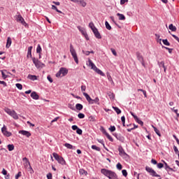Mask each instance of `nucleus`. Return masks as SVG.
<instances>
[{
	"label": "nucleus",
	"instance_id": "nucleus-1",
	"mask_svg": "<svg viewBox=\"0 0 179 179\" xmlns=\"http://www.w3.org/2000/svg\"><path fill=\"white\" fill-rule=\"evenodd\" d=\"M101 174H103L105 177H107L109 179H120L118 178V175L117 173L111 170L102 169H101Z\"/></svg>",
	"mask_w": 179,
	"mask_h": 179
},
{
	"label": "nucleus",
	"instance_id": "nucleus-2",
	"mask_svg": "<svg viewBox=\"0 0 179 179\" xmlns=\"http://www.w3.org/2000/svg\"><path fill=\"white\" fill-rule=\"evenodd\" d=\"M70 52L76 62V64H79V59H78V54L76 53V50L73 48V45L70 44Z\"/></svg>",
	"mask_w": 179,
	"mask_h": 179
},
{
	"label": "nucleus",
	"instance_id": "nucleus-3",
	"mask_svg": "<svg viewBox=\"0 0 179 179\" xmlns=\"http://www.w3.org/2000/svg\"><path fill=\"white\" fill-rule=\"evenodd\" d=\"M66 75H68L66 68L61 67L59 71L56 73V78H62V76H66Z\"/></svg>",
	"mask_w": 179,
	"mask_h": 179
},
{
	"label": "nucleus",
	"instance_id": "nucleus-4",
	"mask_svg": "<svg viewBox=\"0 0 179 179\" xmlns=\"http://www.w3.org/2000/svg\"><path fill=\"white\" fill-rule=\"evenodd\" d=\"M5 113H8V115H10L14 120H19V115H17V113L15 110H12L8 108L4 109Z\"/></svg>",
	"mask_w": 179,
	"mask_h": 179
},
{
	"label": "nucleus",
	"instance_id": "nucleus-5",
	"mask_svg": "<svg viewBox=\"0 0 179 179\" xmlns=\"http://www.w3.org/2000/svg\"><path fill=\"white\" fill-rule=\"evenodd\" d=\"M52 156L59 164H66V162H65V159H64V157L59 156L56 152H53Z\"/></svg>",
	"mask_w": 179,
	"mask_h": 179
},
{
	"label": "nucleus",
	"instance_id": "nucleus-6",
	"mask_svg": "<svg viewBox=\"0 0 179 179\" xmlns=\"http://www.w3.org/2000/svg\"><path fill=\"white\" fill-rule=\"evenodd\" d=\"M145 171L148 172L152 177H160V175L157 174L151 167L145 166Z\"/></svg>",
	"mask_w": 179,
	"mask_h": 179
},
{
	"label": "nucleus",
	"instance_id": "nucleus-7",
	"mask_svg": "<svg viewBox=\"0 0 179 179\" xmlns=\"http://www.w3.org/2000/svg\"><path fill=\"white\" fill-rule=\"evenodd\" d=\"M117 150H118L119 155H120V156H121V157H123V159H127V157H128V154H127V152H125V150H124L122 146L120 145L118 147Z\"/></svg>",
	"mask_w": 179,
	"mask_h": 179
},
{
	"label": "nucleus",
	"instance_id": "nucleus-8",
	"mask_svg": "<svg viewBox=\"0 0 179 179\" xmlns=\"http://www.w3.org/2000/svg\"><path fill=\"white\" fill-rule=\"evenodd\" d=\"M16 20L19 23H21L22 26H24V27H27V26H29V24H27V23H26V22L24 21V18H23V17H22L20 14L17 15Z\"/></svg>",
	"mask_w": 179,
	"mask_h": 179
},
{
	"label": "nucleus",
	"instance_id": "nucleus-9",
	"mask_svg": "<svg viewBox=\"0 0 179 179\" xmlns=\"http://www.w3.org/2000/svg\"><path fill=\"white\" fill-rule=\"evenodd\" d=\"M1 132L4 135V136H7L8 138H9V136H12V133L8 131V129L6 128V126H5V124L1 128Z\"/></svg>",
	"mask_w": 179,
	"mask_h": 179
},
{
	"label": "nucleus",
	"instance_id": "nucleus-10",
	"mask_svg": "<svg viewBox=\"0 0 179 179\" xmlns=\"http://www.w3.org/2000/svg\"><path fill=\"white\" fill-rule=\"evenodd\" d=\"M136 55L138 61H139V62H141V64H142L143 66H145V60L143 59V56H142L141 52H137L136 53Z\"/></svg>",
	"mask_w": 179,
	"mask_h": 179
},
{
	"label": "nucleus",
	"instance_id": "nucleus-11",
	"mask_svg": "<svg viewBox=\"0 0 179 179\" xmlns=\"http://www.w3.org/2000/svg\"><path fill=\"white\" fill-rule=\"evenodd\" d=\"M24 166L25 167V169H28V171L30 172V174H33V173H34L33 168H31V166L30 165V162L27 161L24 162Z\"/></svg>",
	"mask_w": 179,
	"mask_h": 179
},
{
	"label": "nucleus",
	"instance_id": "nucleus-12",
	"mask_svg": "<svg viewBox=\"0 0 179 179\" xmlns=\"http://www.w3.org/2000/svg\"><path fill=\"white\" fill-rule=\"evenodd\" d=\"M32 62L36 68H41V65H42L41 62H40L36 57L32 58Z\"/></svg>",
	"mask_w": 179,
	"mask_h": 179
},
{
	"label": "nucleus",
	"instance_id": "nucleus-13",
	"mask_svg": "<svg viewBox=\"0 0 179 179\" xmlns=\"http://www.w3.org/2000/svg\"><path fill=\"white\" fill-rule=\"evenodd\" d=\"M163 163L164 164L165 166V170L167 171L168 174H171V171H174L173 168H171L169 164L164 160H162Z\"/></svg>",
	"mask_w": 179,
	"mask_h": 179
},
{
	"label": "nucleus",
	"instance_id": "nucleus-14",
	"mask_svg": "<svg viewBox=\"0 0 179 179\" xmlns=\"http://www.w3.org/2000/svg\"><path fill=\"white\" fill-rule=\"evenodd\" d=\"M18 134H20L24 136H27V138H30L31 136V134L29 131L25 130H20L18 131Z\"/></svg>",
	"mask_w": 179,
	"mask_h": 179
},
{
	"label": "nucleus",
	"instance_id": "nucleus-15",
	"mask_svg": "<svg viewBox=\"0 0 179 179\" xmlns=\"http://www.w3.org/2000/svg\"><path fill=\"white\" fill-rule=\"evenodd\" d=\"M92 32L94 33L96 38L100 39L101 38V35L100 34V32H99V30L96 29H93Z\"/></svg>",
	"mask_w": 179,
	"mask_h": 179
},
{
	"label": "nucleus",
	"instance_id": "nucleus-16",
	"mask_svg": "<svg viewBox=\"0 0 179 179\" xmlns=\"http://www.w3.org/2000/svg\"><path fill=\"white\" fill-rule=\"evenodd\" d=\"M31 97L34 100H38V99H40V96H38V94H37V92H32L31 93Z\"/></svg>",
	"mask_w": 179,
	"mask_h": 179
},
{
	"label": "nucleus",
	"instance_id": "nucleus-17",
	"mask_svg": "<svg viewBox=\"0 0 179 179\" xmlns=\"http://www.w3.org/2000/svg\"><path fill=\"white\" fill-rule=\"evenodd\" d=\"M94 71L101 76H106V74H104V73L97 67H95V69Z\"/></svg>",
	"mask_w": 179,
	"mask_h": 179
},
{
	"label": "nucleus",
	"instance_id": "nucleus-18",
	"mask_svg": "<svg viewBox=\"0 0 179 179\" xmlns=\"http://www.w3.org/2000/svg\"><path fill=\"white\" fill-rule=\"evenodd\" d=\"M77 3H79L83 8L86 7L87 3H86V0H78Z\"/></svg>",
	"mask_w": 179,
	"mask_h": 179
},
{
	"label": "nucleus",
	"instance_id": "nucleus-19",
	"mask_svg": "<svg viewBox=\"0 0 179 179\" xmlns=\"http://www.w3.org/2000/svg\"><path fill=\"white\" fill-rule=\"evenodd\" d=\"M83 96H85L86 100L88 101V103L90 104L92 103V98L90 97V95H88L87 93L83 92Z\"/></svg>",
	"mask_w": 179,
	"mask_h": 179
},
{
	"label": "nucleus",
	"instance_id": "nucleus-20",
	"mask_svg": "<svg viewBox=\"0 0 179 179\" xmlns=\"http://www.w3.org/2000/svg\"><path fill=\"white\" fill-rule=\"evenodd\" d=\"M31 50H33V46H29L28 48L27 58H31Z\"/></svg>",
	"mask_w": 179,
	"mask_h": 179
},
{
	"label": "nucleus",
	"instance_id": "nucleus-21",
	"mask_svg": "<svg viewBox=\"0 0 179 179\" xmlns=\"http://www.w3.org/2000/svg\"><path fill=\"white\" fill-rule=\"evenodd\" d=\"M100 99L99 97H96L94 99H92L90 104H100Z\"/></svg>",
	"mask_w": 179,
	"mask_h": 179
},
{
	"label": "nucleus",
	"instance_id": "nucleus-22",
	"mask_svg": "<svg viewBox=\"0 0 179 179\" xmlns=\"http://www.w3.org/2000/svg\"><path fill=\"white\" fill-rule=\"evenodd\" d=\"M11 45H12V38H10V37H8L6 45V48H9V47H10Z\"/></svg>",
	"mask_w": 179,
	"mask_h": 179
},
{
	"label": "nucleus",
	"instance_id": "nucleus-23",
	"mask_svg": "<svg viewBox=\"0 0 179 179\" xmlns=\"http://www.w3.org/2000/svg\"><path fill=\"white\" fill-rule=\"evenodd\" d=\"M88 62H89V66H91V69H93V71L95 69V68L97 67L92 60L89 59Z\"/></svg>",
	"mask_w": 179,
	"mask_h": 179
},
{
	"label": "nucleus",
	"instance_id": "nucleus-24",
	"mask_svg": "<svg viewBox=\"0 0 179 179\" xmlns=\"http://www.w3.org/2000/svg\"><path fill=\"white\" fill-rule=\"evenodd\" d=\"M152 127L153 128L155 134L158 135V136H162V134H160V131L156 128L154 125H152Z\"/></svg>",
	"mask_w": 179,
	"mask_h": 179
},
{
	"label": "nucleus",
	"instance_id": "nucleus-25",
	"mask_svg": "<svg viewBox=\"0 0 179 179\" xmlns=\"http://www.w3.org/2000/svg\"><path fill=\"white\" fill-rule=\"evenodd\" d=\"M130 114L134 118L136 122L138 123L141 121V120H139V117H138V116H136L135 114H134V113L130 112Z\"/></svg>",
	"mask_w": 179,
	"mask_h": 179
},
{
	"label": "nucleus",
	"instance_id": "nucleus-26",
	"mask_svg": "<svg viewBox=\"0 0 179 179\" xmlns=\"http://www.w3.org/2000/svg\"><path fill=\"white\" fill-rule=\"evenodd\" d=\"M117 16L119 17V20H125V15L123 14L117 13Z\"/></svg>",
	"mask_w": 179,
	"mask_h": 179
},
{
	"label": "nucleus",
	"instance_id": "nucleus-27",
	"mask_svg": "<svg viewBox=\"0 0 179 179\" xmlns=\"http://www.w3.org/2000/svg\"><path fill=\"white\" fill-rule=\"evenodd\" d=\"M76 110H78V111H81V110H83V105L80 103H77L76 105Z\"/></svg>",
	"mask_w": 179,
	"mask_h": 179
},
{
	"label": "nucleus",
	"instance_id": "nucleus-28",
	"mask_svg": "<svg viewBox=\"0 0 179 179\" xmlns=\"http://www.w3.org/2000/svg\"><path fill=\"white\" fill-rule=\"evenodd\" d=\"M79 173L81 176H87V171H86L85 169H80L79 170Z\"/></svg>",
	"mask_w": 179,
	"mask_h": 179
},
{
	"label": "nucleus",
	"instance_id": "nucleus-29",
	"mask_svg": "<svg viewBox=\"0 0 179 179\" xmlns=\"http://www.w3.org/2000/svg\"><path fill=\"white\" fill-rule=\"evenodd\" d=\"M27 78L30 80H37V76H36L29 74V75H28Z\"/></svg>",
	"mask_w": 179,
	"mask_h": 179
},
{
	"label": "nucleus",
	"instance_id": "nucleus-30",
	"mask_svg": "<svg viewBox=\"0 0 179 179\" xmlns=\"http://www.w3.org/2000/svg\"><path fill=\"white\" fill-rule=\"evenodd\" d=\"M169 30H171V31H176L177 27L176 26L173 25V24H169Z\"/></svg>",
	"mask_w": 179,
	"mask_h": 179
},
{
	"label": "nucleus",
	"instance_id": "nucleus-31",
	"mask_svg": "<svg viewBox=\"0 0 179 179\" xmlns=\"http://www.w3.org/2000/svg\"><path fill=\"white\" fill-rule=\"evenodd\" d=\"M113 110H115V113L119 115L121 114V109H120L118 107L113 106Z\"/></svg>",
	"mask_w": 179,
	"mask_h": 179
},
{
	"label": "nucleus",
	"instance_id": "nucleus-32",
	"mask_svg": "<svg viewBox=\"0 0 179 179\" xmlns=\"http://www.w3.org/2000/svg\"><path fill=\"white\" fill-rule=\"evenodd\" d=\"M7 148H8L9 152H12V150H14V149H15V145H13V144H8L7 145Z\"/></svg>",
	"mask_w": 179,
	"mask_h": 179
},
{
	"label": "nucleus",
	"instance_id": "nucleus-33",
	"mask_svg": "<svg viewBox=\"0 0 179 179\" xmlns=\"http://www.w3.org/2000/svg\"><path fill=\"white\" fill-rule=\"evenodd\" d=\"M116 139H117V141H120V142H124V136H122L121 134L116 136Z\"/></svg>",
	"mask_w": 179,
	"mask_h": 179
},
{
	"label": "nucleus",
	"instance_id": "nucleus-34",
	"mask_svg": "<svg viewBox=\"0 0 179 179\" xmlns=\"http://www.w3.org/2000/svg\"><path fill=\"white\" fill-rule=\"evenodd\" d=\"M97 141H98L99 143H101V145H103L104 149H106V150H108V149L106 147V145L104 144V141H103L101 139H98Z\"/></svg>",
	"mask_w": 179,
	"mask_h": 179
},
{
	"label": "nucleus",
	"instance_id": "nucleus-35",
	"mask_svg": "<svg viewBox=\"0 0 179 179\" xmlns=\"http://www.w3.org/2000/svg\"><path fill=\"white\" fill-rule=\"evenodd\" d=\"M64 146H65V148H66L67 149H73V145H72L70 143H66Z\"/></svg>",
	"mask_w": 179,
	"mask_h": 179
},
{
	"label": "nucleus",
	"instance_id": "nucleus-36",
	"mask_svg": "<svg viewBox=\"0 0 179 179\" xmlns=\"http://www.w3.org/2000/svg\"><path fill=\"white\" fill-rule=\"evenodd\" d=\"M158 66H159V68H164L166 66L164 65V61H162V62H158Z\"/></svg>",
	"mask_w": 179,
	"mask_h": 179
},
{
	"label": "nucleus",
	"instance_id": "nucleus-37",
	"mask_svg": "<svg viewBox=\"0 0 179 179\" xmlns=\"http://www.w3.org/2000/svg\"><path fill=\"white\" fill-rule=\"evenodd\" d=\"M92 149H93V150H96V152H100V150H101V149H100L99 147H97L96 145H92Z\"/></svg>",
	"mask_w": 179,
	"mask_h": 179
},
{
	"label": "nucleus",
	"instance_id": "nucleus-38",
	"mask_svg": "<svg viewBox=\"0 0 179 179\" xmlns=\"http://www.w3.org/2000/svg\"><path fill=\"white\" fill-rule=\"evenodd\" d=\"M41 51H42L41 45H40V44H38L36 48V52H37V54H41Z\"/></svg>",
	"mask_w": 179,
	"mask_h": 179
},
{
	"label": "nucleus",
	"instance_id": "nucleus-39",
	"mask_svg": "<svg viewBox=\"0 0 179 179\" xmlns=\"http://www.w3.org/2000/svg\"><path fill=\"white\" fill-rule=\"evenodd\" d=\"M89 27H90V29L92 30H94L95 29H97L96 28V27H94V24L93 22H90L89 24Z\"/></svg>",
	"mask_w": 179,
	"mask_h": 179
},
{
	"label": "nucleus",
	"instance_id": "nucleus-40",
	"mask_svg": "<svg viewBox=\"0 0 179 179\" xmlns=\"http://www.w3.org/2000/svg\"><path fill=\"white\" fill-rule=\"evenodd\" d=\"M105 25L106 27L108 30H111V25H110V24L108 23V22L106 21L105 22Z\"/></svg>",
	"mask_w": 179,
	"mask_h": 179
},
{
	"label": "nucleus",
	"instance_id": "nucleus-41",
	"mask_svg": "<svg viewBox=\"0 0 179 179\" xmlns=\"http://www.w3.org/2000/svg\"><path fill=\"white\" fill-rule=\"evenodd\" d=\"M106 138H108V139L110 141V142H114V139L113 138V137H111L110 136V134L108 133L106 135Z\"/></svg>",
	"mask_w": 179,
	"mask_h": 179
},
{
	"label": "nucleus",
	"instance_id": "nucleus-42",
	"mask_svg": "<svg viewBox=\"0 0 179 179\" xmlns=\"http://www.w3.org/2000/svg\"><path fill=\"white\" fill-rule=\"evenodd\" d=\"M162 43L164 45H170V42L167 39H163Z\"/></svg>",
	"mask_w": 179,
	"mask_h": 179
},
{
	"label": "nucleus",
	"instance_id": "nucleus-43",
	"mask_svg": "<svg viewBox=\"0 0 179 179\" xmlns=\"http://www.w3.org/2000/svg\"><path fill=\"white\" fill-rule=\"evenodd\" d=\"M116 169L117 170H122V165L121 164V163H117L116 165Z\"/></svg>",
	"mask_w": 179,
	"mask_h": 179
},
{
	"label": "nucleus",
	"instance_id": "nucleus-44",
	"mask_svg": "<svg viewBox=\"0 0 179 179\" xmlns=\"http://www.w3.org/2000/svg\"><path fill=\"white\" fill-rule=\"evenodd\" d=\"M15 86L17 88L19 89V90H22V89H23V85H22V84L20 83H17Z\"/></svg>",
	"mask_w": 179,
	"mask_h": 179
},
{
	"label": "nucleus",
	"instance_id": "nucleus-45",
	"mask_svg": "<svg viewBox=\"0 0 179 179\" xmlns=\"http://www.w3.org/2000/svg\"><path fill=\"white\" fill-rule=\"evenodd\" d=\"M162 48H165V50H168L169 54H171V52H173V48H167L166 46H162Z\"/></svg>",
	"mask_w": 179,
	"mask_h": 179
},
{
	"label": "nucleus",
	"instance_id": "nucleus-46",
	"mask_svg": "<svg viewBox=\"0 0 179 179\" xmlns=\"http://www.w3.org/2000/svg\"><path fill=\"white\" fill-rule=\"evenodd\" d=\"M78 117L80 120H83V118H85V114L80 113H78Z\"/></svg>",
	"mask_w": 179,
	"mask_h": 179
},
{
	"label": "nucleus",
	"instance_id": "nucleus-47",
	"mask_svg": "<svg viewBox=\"0 0 179 179\" xmlns=\"http://www.w3.org/2000/svg\"><path fill=\"white\" fill-rule=\"evenodd\" d=\"M122 176H124V177H127V176H128V172L125 169H123L122 171Z\"/></svg>",
	"mask_w": 179,
	"mask_h": 179
},
{
	"label": "nucleus",
	"instance_id": "nucleus-48",
	"mask_svg": "<svg viewBox=\"0 0 179 179\" xmlns=\"http://www.w3.org/2000/svg\"><path fill=\"white\" fill-rule=\"evenodd\" d=\"M157 169H163V167H164V164H163L162 163H158V164H157Z\"/></svg>",
	"mask_w": 179,
	"mask_h": 179
},
{
	"label": "nucleus",
	"instance_id": "nucleus-49",
	"mask_svg": "<svg viewBox=\"0 0 179 179\" xmlns=\"http://www.w3.org/2000/svg\"><path fill=\"white\" fill-rule=\"evenodd\" d=\"M109 131H110V132H114V131H115V126H110V127H109Z\"/></svg>",
	"mask_w": 179,
	"mask_h": 179
},
{
	"label": "nucleus",
	"instance_id": "nucleus-50",
	"mask_svg": "<svg viewBox=\"0 0 179 179\" xmlns=\"http://www.w3.org/2000/svg\"><path fill=\"white\" fill-rule=\"evenodd\" d=\"M173 150H174V152H175L176 155L179 154L178 148H177V146L174 145L173 146Z\"/></svg>",
	"mask_w": 179,
	"mask_h": 179
},
{
	"label": "nucleus",
	"instance_id": "nucleus-51",
	"mask_svg": "<svg viewBox=\"0 0 179 179\" xmlns=\"http://www.w3.org/2000/svg\"><path fill=\"white\" fill-rule=\"evenodd\" d=\"M83 132V131H82L81 129H79V128H78V129L76 130V134H78V135H82Z\"/></svg>",
	"mask_w": 179,
	"mask_h": 179
},
{
	"label": "nucleus",
	"instance_id": "nucleus-52",
	"mask_svg": "<svg viewBox=\"0 0 179 179\" xmlns=\"http://www.w3.org/2000/svg\"><path fill=\"white\" fill-rule=\"evenodd\" d=\"M48 179H52V173H48L46 176Z\"/></svg>",
	"mask_w": 179,
	"mask_h": 179
},
{
	"label": "nucleus",
	"instance_id": "nucleus-53",
	"mask_svg": "<svg viewBox=\"0 0 179 179\" xmlns=\"http://www.w3.org/2000/svg\"><path fill=\"white\" fill-rule=\"evenodd\" d=\"M79 129V127H78L77 125H73L71 127V129H73V131H77Z\"/></svg>",
	"mask_w": 179,
	"mask_h": 179
},
{
	"label": "nucleus",
	"instance_id": "nucleus-54",
	"mask_svg": "<svg viewBox=\"0 0 179 179\" xmlns=\"http://www.w3.org/2000/svg\"><path fill=\"white\" fill-rule=\"evenodd\" d=\"M19 177H22V172H18L17 175H15V179H19Z\"/></svg>",
	"mask_w": 179,
	"mask_h": 179
},
{
	"label": "nucleus",
	"instance_id": "nucleus-55",
	"mask_svg": "<svg viewBox=\"0 0 179 179\" xmlns=\"http://www.w3.org/2000/svg\"><path fill=\"white\" fill-rule=\"evenodd\" d=\"M110 51L112 52V54H113V55H115V57H117V52L115 51V50L111 48Z\"/></svg>",
	"mask_w": 179,
	"mask_h": 179
},
{
	"label": "nucleus",
	"instance_id": "nucleus-56",
	"mask_svg": "<svg viewBox=\"0 0 179 179\" xmlns=\"http://www.w3.org/2000/svg\"><path fill=\"white\" fill-rule=\"evenodd\" d=\"M83 54H85V55H90V51L83 50Z\"/></svg>",
	"mask_w": 179,
	"mask_h": 179
},
{
	"label": "nucleus",
	"instance_id": "nucleus-57",
	"mask_svg": "<svg viewBox=\"0 0 179 179\" xmlns=\"http://www.w3.org/2000/svg\"><path fill=\"white\" fill-rule=\"evenodd\" d=\"M47 79H48V80H49V82H50V83H52L53 80H52V78H51V76H47Z\"/></svg>",
	"mask_w": 179,
	"mask_h": 179
},
{
	"label": "nucleus",
	"instance_id": "nucleus-58",
	"mask_svg": "<svg viewBox=\"0 0 179 179\" xmlns=\"http://www.w3.org/2000/svg\"><path fill=\"white\" fill-rule=\"evenodd\" d=\"M172 37H173V38H175V40H176L177 42L179 43V38L178 36L174 35V34H172Z\"/></svg>",
	"mask_w": 179,
	"mask_h": 179
},
{
	"label": "nucleus",
	"instance_id": "nucleus-59",
	"mask_svg": "<svg viewBox=\"0 0 179 179\" xmlns=\"http://www.w3.org/2000/svg\"><path fill=\"white\" fill-rule=\"evenodd\" d=\"M1 173L3 176H6L8 174V171L5 169H3Z\"/></svg>",
	"mask_w": 179,
	"mask_h": 179
},
{
	"label": "nucleus",
	"instance_id": "nucleus-60",
	"mask_svg": "<svg viewBox=\"0 0 179 179\" xmlns=\"http://www.w3.org/2000/svg\"><path fill=\"white\" fill-rule=\"evenodd\" d=\"M81 92H86V85L81 86Z\"/></svg>",
	"mask_w": 179,
	"mask_h": 179
},
{
	"label": "nucleus",
	"instance_id": "nucleus-61",
	"mask_svg": "<svg viewBox=\"0 0 179 179\" xmlns=\"http://www.w3.org/2000/svg\"><path fill=\"white\" fill-rule=\"evenodd\" d=\"M0 85H3L4 87H6L7 85L5 81H1L0 80Z\"/></svg>",
	"mask_w": 179,
	"mask_h": 179
},
{
	"label": "nucleus",
	"instance_id": "nucleus-62",
	"mask_svg": "<svg viewBox=\"0 0 179 179\" xmlns=\"http://www.w3.org/2000/svg\"><path fill=\"white\" fill-rule=\"evenodd\" d=\"M1 75L2 78H3L4 79H6V78H8V76H6L5 73H3V71H1Z\"/></svg>",
	"mask_w": 179,
	"mask_h": 179
},
{
	"label": "nucleus",
	"instance_id": "nucleus-63",
	"mask_svg": "<svg viewBox=\"0 0 179 179\" xmlns=\"http://www.w3.org/2000/svg\"><path fill=\"white\" fill-rule=\"evenodd\" d=\"M151 163L152 164H157V161H156V159H151Z\"/></svg>",
	"mask_w": 179,
	"mask_h": 179
},
{
	"label": "nucleus",
	"instance_id": "nucleus-64",
	"mask_svg": "<svg viewBox=\"0 0 179 179\" xmlns=\"http://www.w3.org/2000/svg\"><path fill=\"white\" fill-rule=\"evenodd\" d=\"M126 2H128V0H120V5H124Z\"/></svg>",
	"mask_w": 179,
	"mask_h": 179
}]
</instances>
